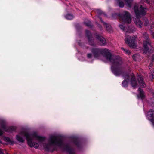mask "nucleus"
Instances as JSON below:
<instances>
[{
    "instance_id": "nucleus-16",
    "label": "nucleus",
    "mask_w": 154,
    "mask_h": 154,
    "mask_svg": "<svg viewBox=\"0 0 154 154\" xmlns=\"http://www.w3.org/2000/svg\"><path fill=\"white\" fill-rule=\"evenodd\" d=\"M125 2L126 5L128 7L131 6L133 0H125Z\"/></svg>"
},
{
    "instance_id": "nucleus-13",
    "label": "nucleus",
    "mask_w": 154,
    "mask_h": 154,
    "mask_svg": "<svg viewBox=\"0 0 154 154\" xmlns=\"http://www.w3.org/2000/svg\"><path fill=\"white\" fill-rule=\"evenodd\" d=\"M98 39L100 41V44L101 45H104L105 44L106 42V40L103 37L100 36H97Z\"/></svg>"
},
{
    "instance_id": "nucleus-29",
    "label": "nucleus",
    "mask_w": 154,
    "mask_h": 154,
    "mask_svg": "<svg viewBox=\"0 0 154 154\" xmlns=\"http://www.w3.org/2000/svg\"><path fill=\"white\" fill-rule=\"evenodd\" d=\"M152 95L154 96V91H152Z\"/></svg>"
},
{
    "instance_id": "nucleus-31",
    "label": "nucleus",
    "mask_w": 154,
    "mask_h": 154,
    "mask_svg": "<svg viewBox=\"0 0 154 154\" xmlns=\"http://www.w3.org/2000/svg\"><path fill=\"white\" fill-rule=\"evenodd\" d=\"M100 20H101V22H102V20L101 19H100Z\"/></svg>"
},
{
    "instance_id": "nucleus-27",
    "label": "nucleus",
    "mask_w": 154,
    "mask_h": 154,
    "mask_svg": "<svg viewBox=\"0 0 154 154\" xmlns=\"http://www.w3.org/2000/svg\"><path fill=\"white\" fill-rule=\"evenodd\" d=\"M0 154H4V152L2 151L1 149H0Z\"/></svg>"
},
{
    "instance_id": "nucleus-26",
    "label": "nucleus",
    "mask_w": 154,
    "mask_h": 154,
    "mask_svg": "<svg viewBox=\"0 0 154 154\" xmlns=\"http://www.w3.org/2000/svg\"><path fill=\"white\" fill-rule=\"evenodd\" d=\"M151 35L152 37L154 38V32H151Z\"/></svg>"
},
{
    "instance_id": "nucleus-2",
    "label": "nucleus",
    "mask_w": 154,
    "mask_h": 154,
    "mask_svg": "<svg viewBox=\"0 0 154 154\" xmlns=\"http://www.w3.org/2000/svg\"><path fill=\"white\" fill-rule=\"evenodd\" d=\"M92 51L94 57L100 59L103 56L105 58L106 61L110 62L112 64V72L117 76H119L121 74L122 76H123L125 79L122 83L123 86L126 87L128 86L129 75L127 74L124 75V73H122L120 70L114 68L115 66H119L122 63L119 57L112 56L109 51L106 49L102 50L94 49L92 50Z\"/></svg>"
},
{
    "instance_id": "nucleus-7",
    "label": "nucleus",
    "mask_w": 154,
    "mask_h": 154,
    "mask_svg": "<svg viewBox=\"0 0 154 154\" xmlns=\"http://www.w3.org/2000/svg\"><path fill=\"white\" fill-rule=\"evenodd\" d=\"M143 38L146 40V41H143V52L146 53L149 51V48L151 47V42L148 39L149 36L146 33L143 34Z\"/></svg>"
},
{
    "instance_id": "nucleus-8",
    "label": "nucleus",
    "mask_w": 154,
    "mask_h": 154,
    "mask_svg": "<svg viewBox=\"0 0 154 154\" xmlns=\"http://www.w3.org/2000/svg\"><path fill=\"white\" fill-rule=\"evenodd\" d=\"M146 117L153 124L154 126V110L150 109L149 111L147 114Z\"/></svg>"
},
{
    "instance_id": "nucleus-3",
    "label": "nucleus",
    "mask_w": 154,
    "mask_h": 154,
    "mask_svg": "<svg viewBox=\"0 0 154 154\" xmlns=\"http://www.w3.org/2000/svg\"><path fill=\"white\" fill-rule=\"evenodd\" d=\"M133 31V29L130 28H129L126 31L127 32L125 35V41L126 43L128 44L130 47L134 48L136 47L135 43V40L136 37L130 36L128 35V33L132 32Z\"/></svg>"
},
{
    "instance_id": "nucleus-18",
    "label": "nucleus",
    "mask_w": 154,
    "mask_h": 154,
    "mask_svg": "<svg viewBox=\"0 0 154 154\" xmlns=\"http://www.w3.org/2000/svg\"><path fill=\"white\" fill-rule=\"evenodd\" d=\"M121 49L127 54L129 55L131 54V52L129 50L125 49L123 48H121Z\"/></svg>"
},
{
    "instance_id": "nucleus-32",
    "label": "nucleus",
    "mask_w": 154,
    "mask_h": 154,
    "mask_svg": "<svg viewBox=\"0 0 154 154\" xmlns=\"http://www.w3.org/2000/svg\"><path fill=\"white\" fill-rule=\"evenodd\" d=\"M86 25H87V26H89V25H88V24H86Z\"/></svg>"
},
{
    "instance_id": "nucleus-19",
    "label": "nucleus",
    "mask_w": 154,
    "mask_h": 154,
    "mask_svg": "<svg viewBox=\"0 0 154 154\" xmlns=\"http://www.w3.org/2000/svg\"><path fill=\"white\" fill-rule=\"evenodd\" d=\"M139 57V55L138 54H134L133 56V59L135 61H136Z\"/></svg>"
},
{
    "instance_id": "nucleus-9",
    "label": "nucleus",
    "mask_w": 154,
    "mask_h": 154,
    "mask_svg": "<svg viewBox=\"0 0 154 154\" xmlns=\"http://www.w3.org/2000/svg\"><path fill=\"white\" fill-rule=\"evenodd\" d=\"M144 25L146 26H149L152 29H154V21H150L149 23L147 19L145 20Z\"/></svg>"
},
{
    "instance_id": "nucleus-25",
    "label": "nucleus",
    "mask_w": 154,
    "mask_h": 154,
    "mask_svg": "<svg viewBox=\"0 0 154 154\" xmlns=\"http://www.w3.org/2000/svg\"><path fill=\"white\" fill-rule=\"evenodd\" d=\"M150 79H153L154 78V75L153 74H152L150 76Z\"/></svg>"
},
{
    "instance_id": "nucleus-6",
    "label": "nucleus",
    "mask_w": 154,
    "mask_h": 154,
    "mask_svg": "<svg viewBox=\"0 0 154 154\" xmlns=\"http://www.w3.org/2000/svg\"><path fill=\"white\" fill-rule=\"evenodd\" d=\"M1 128H0V136H2L4 133V132L1 130L2 128L5 131L8 132H11L14 131L16 128V127L14 126H7L5 123H2L1 124ZM2 143V142L0 140V144Z\"/></svg>"
},
{
    "instance_id": "nucleus-15",
    "label": "nucleus",
    "mask_w": 154,
    "mask_h": 154,
    "mask_svg": "<svg viewBox=\"0 0 154 154\" xmlns=\"http://www.w3.org/2000/svg\"><path fill=\"white\" fill-rule=\"evenodd\" d=\"M3 140L4 141L8 142L9 143L13 145L15 143L14 141L11 140L8 137H5L3 138Z\"/></svg>"
},
{
    "instance_id": "nucleus-5",
    "label": "nucleus",
    "mask_w": 154,
    "mask_h": 154,
    "mask_svg": "<svg viewBox=\"0 0 154 154\" xmlns=\"http://www.w3.org/2000/svg\"><path fill=\"white\" fill-rule=\"evenodd\" d=\"M146 9L143 8L141 6H140L138 5H135L134 7V10L136 17L139 18L141 15H145L146 13L145 10Z\"/></svg>"
},
{
    "instance_id": "nucleus-10",
    "label": "nucleus",
    "mask_w": 154,
    "mask_h": 154,
    "mask_svg": "<svg viewBox=\"0 0 154 154\" xmlns=\"http://www.w3.org/2000/svg\"><path fill=\"white\" fill-rule=\"evenodd\" d=\"M137 77L138 78L139 83L140 85L142 87H145V84L143 81V77L140 75H138Z\"/></svg>"
},
{
    "instance_id": "nucleus-30",
    "label": "nucleus",
    "mask_w": 154,
    "mask_h": 154,
    "mask_svg": "<svg viewBox=\"0 0 154 154\" xmlns=\"http://www.w3.org/2000/svg\"><path fill=\"white\" fill-rule=\"evenodd\" d=\"M88 31H86V33H88Z\"/></svg>"
},
{
    "instance_id": "nucleus-1",
    "label": "nucleus",
    "mask_w": 154,
    "mask_h": 154,
    "mask_svg": "<svg viewBox=\"0 0 154 154\" xmlns=\"http://www.w3.org/2000/svg\"><path fill=\"white\" fill-rule=\"evenodd\" d=\"M25 137H26L29 145L31 147L36 149L43 148L46 151L55 150L56 149L54 147H61L63 144L61 140L56 135L50 136L48 143L46 144L43 143L45 140V137L39 136L36 133L29 134L25 131H22L17 135L15 138L18 142L23 143L24 141Z\"/></svg>"
},
{
    "instance_id": "nucleus-22",
    "label": "nucleus",
    "mask_w": 154,
    "mask_h": 154,
    "mask_svg": "<svg viewBox=\"0 0 154 154\" xmlns=\"http://www.w3.org/2000/svg\"><path fill=\"white\" fill-rule=\"evenodd\" d=\"M119 27L121 28V29L123 30H125V27L122 24H120L119 25Z\"/></svg>"
},
{
    "instance_id": "nucleus-24",
    "label": "nucleus",
    "mask_w": 154,
    "mask_h": 154,
    "mask_svg": "<svg viewBox=\"0 0 154 154\" xmlns=\"http://www.w3.org/2000/svg\"><path fill=\"white\" fill-rule=\"evenodd\" d=\"M151 60L152 61H153L154 60V54H153L151 57Z\"/></svg>"
},
{
    "instance_id": "nucleus-4",
    "label": "nucleus",
    "mask_w": 154,
    "mask_h": 154,
    "mask_svg": "<svg viewBox=\"0 0 154 154\" xmlns=\"http://www.w3.org/2000/svg\"><path fill=\"white\" fill-rule=\"evenodd\" d=\"M131 16L128 12L124 11L119 15L120 22L125 24H130L131 21Z\"/></svg>"
},
{
    "instance_id": "nucleus-14",
    "label": "nucleus",
    "mask_w": 154,
    "mask_h": 154,
    "mask_svg": "<svg viewBox=\"0 0 154 154\" xmlns=\"http://www.w3.org/2000/svg\"><path fill=\"white\" fill-rule=\"evenodd\" d=\"M134 22L137 26L139 28H141L143 26V23L138 19L135 20Z\"/></svg>"
},
{
    "instance_id": "nucleus-28",
    "label": "nucleus",
    "mask_w": 154,
    "mask_h": 154,
    "mask_svg": "<svg viewBox=\"0 0 154 154\" xmlns=\"http://www.w3.org/2000/svg\"><path fill=\"white\" fill-rule=\"evenodd\" d=\"M145 2L148 3L149 2V0H146Z\"/></svg>"
},
{
    "instance_id": "nucleus-23",
    "label": "nucleus",
    "mask_w": 154,
    "mask_h": 154,
    "mask_svg": "<svg viewBox=\"0 0 154 154\" xmlns=\"http://www.w3.org/2000/svg\"><path fill=\"white\" fill-rule=\"evenodd\" d=\"M92 56L91 54H88L87 55V57L88 58H91Z\"/></svg>"
},
{
    "instance_id": "nucleus-21",
    "label": "nucleus",
    "mask_w": 154,
    "mask_h": 154,
    "mask_svg": "<svg viewBox=\"0 0 154 154\" xmlns=\"http://www.w3.org/2000/svg\"><path fill=\"white\" fill-rule=\"evenodd\" d=\"M119 6L120 7H123L124 6V4L122 2H120L119 3Z\"/></svg>"
},
{
    "instance_id": "nucleus-11",
    "label": "nucleus",
    "mask_w": 154,
    "mask_h": 154,
    "mask_svg": "<svg viewBox=\"0 0 154 154\" xmlns=\"http://www.w3.org/2000/svg\"><path fill=\"white\" fill-rule=\"evenodd\" d=\"M130 83L131 85L134 88H136L137 87V81L135 79L134 75H133L131 78Z\"/></svg>"
},
{
    "instance_id": "nucleus-17",
    "label": "nucleus",
    "mask_w": 154,
    "mask_h": 154,
    "mask_svg": "<svg viewBox=\"0 0 154 154\" xmlns=\"http://www.w3.org/2000/svg\"><path fill=\"white\" fill-rule=\"evenodd\" d=\"M65 17L68 20H70L73 18V16L71 14H68Z\"/></svg>"
},
{
    "instance_id": "nucleus-12",
    "label": "nucleus",
    "mask_w": 154,
    "mask_h": 154,
    "mask_svg": "<svg viewBox=\"0 0 154 154\" xmlns=\"http://www.w3.org/2000/svg\"><path fill=\"white\" fill-rule=\"evenodd\" d=\"M138 94L137 95L138 98L143 99L144 97V95L143 91L139 88L138 90Z\"/></svg>"
},
{
    "instance_id": "nucleus-20",
    "label": "nucleus",
    "mask_w": 154,
    "mask_h": 154,
    "mask_svg": "<svg viewBox=\"0 0 154 154\" xmlns=\"http://www.w3.org/2000/svg\"><path fill=\"white\" fill-rule=\"evenodd\" d=\"M151 105L153 107H154V98L151 99L149 102Z\"/></svg>"
}]
</instances>
